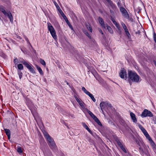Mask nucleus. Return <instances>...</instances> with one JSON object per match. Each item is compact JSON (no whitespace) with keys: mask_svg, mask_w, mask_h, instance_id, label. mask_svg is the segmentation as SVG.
Returning a JSON list of instances; mask_svg holds the SVG:
<instances>
[{"mask_svg":"<svg viewBox=\"0 0 156 156\" xmlns=\"http://www.w3.org/2000/svg\"><path fill=\"white\" fill-rule=\"evenodd\" d=\"M141 116L142 117L147 116L152 117L153 115L152 113L150 111L145 109L142 112Z\"/></svg>","mask_w":156,"mask_h":156,"instance_id":"nucleus-4","label":"nucleus"},{"mask_svg":"<svg viewBox=\"0 0 156 156\" xmlns=\"http://www.w3.org/2000/svg\"><path fill=\"white\" fill-rule=\"evenodd\" d=\"M57 4H56V5H55V6L57 7Z\"/></svg>","mask_w":156,"mask_h":156,"instance_id":"nucleus-56","label":"nucleus"},{"mask_svg":"<svg viewBox=\"0 0 156 156\" xmlns=\"http://www.w3.org/2000/svg\"><path fill=\"white\" fill-rule=\"evenodd\" d=\"M58 7L59 8V6H58V5H57Z\"/></svg>","mask_w":156,"mask_h":156,"instance_id":"nucleus-60","label":"nucleus"},{"mask_svg":"<svg viewBox=\"0 0 156 156\" xmlns=\"http://www.w3.org/2000/svg\"><path fill=\"white\" fill-rule=\"evenodd\" d=\"M24 38H25V40L27 41V43L30 45V46L32 48V46L30 44L29 42V41L28 40V38L25 36L24 37Z\"/></svg>","mask_w":156,"mask_h":156,"instance_id":"nucleus-36","label":"nucleus"},{"mask_svg":"<svg viewBox=\"0 0 156 156\" xmlns=\"http://www.w3.org/2000/svg\"><path fill=\"white\" fill-rule=\"evenodd\" d=\"M18 60L17 58H16L14 60V63L15 64H17L18 63Z\"/></svg>","mask_w":156,"mask_h":156,"instance_id":"nucleus-46","label":"nucleus"},{"mask_svg":"<svg viewBox=\"0 0 156 156\" xmlns=\"http://www.w3.org/2000/svg\"><path fill=\"white\" fill-rule=\"evenodd\" d=\"M115 26L119 30H120V26H119V23H117V24H115Z\"/></svg>","mask_w":156,"mask_h":156,"instance_id":"nucleus-41","label":"nucleus"},{"mask_svg":"<svg viewBox=\"0 0 156 156\" xmlns=\"http://www.w3.org/2000/svg\"><path fill=\"white\" fill-rule=\"evenodd\" d=\"M40 62L42 64L43 66H45L46 65V63L42 59H41L40 60Z\"/></svg>","mask_w":156,"mask_h":156,"instance_id":"nucleus-32","label":"nucleus"},{"mask_svg":"<svg viewBox=\"0 0 156 156\" xmlns=\"http://www.w3.org/2000/svg\"><path fill=\"white\" fill-rule=\"evenodd\" d=\"M113 23H114V24L115 25V24H117L118 23L115 20V21H114V22H113Z\"/></svg>","mask_w":156,"mask_h":156,"instance_id":"nucleus-52","label":"nucleus"},{"mask_svg":"<svg viewBox=\"0 0 156 156\" xmlns=\"http://www.w3.org/2000/svg\"><path fill=\"white\" fill-rule=\"evenodd\" d=\"M107 29L108 30L109 32L111 34H112L113 32V31L112 30V28H111V27L109 26H107Z\"/></svg>","mask_w":156,"mask_h":156,"instance_id":"nucleus-28","label":"nucleus"},{"mask_svg":"<svg viewBox=\"0 0 156 156\" xmlns=\"http://www.w3.org/2000/svg\"><path fill=\"white\" fill-rule=\"evenodd\" d=\"M130 115L133 122L135 123H136L137 122V119L134 114L133 112H131L130 113Z\"/></svg>","mask_w":156,"mask_h":156,"instance_id":"nucleus-11","label":"nucleus"},{"mask_svg":"<svg viewBox=\"0 0 156 156\" xmlns=\"http://www.w3.org/2000/svg\"><path fill=\"white\" fill-rule=\"evenodd\" d=\"M5 133L8 136L9 139H10V131L9 129H5Z\"/></svg>","mask_w":156,"mask_h":156,"instance_id":"nucleus-12","label":"nucleus"},{"mask_svg":"<svg viewBox=\"0 0 156 156\" xmlns=\"http://www.w3.org/2000/svg\"><path fill=\"white\" fill-rule=\"evenodd\" d=\"M18 68L20 70H22L23 69V66L22 64H20L18 65Z\"/></svg>","mask_w":156,"mask_h":156,"instance_id":"nucleus-29","label":"nucleus"},{"mask_svg":"<svg viewBox=\"0 0 156 156\" xmlns=\"http://www.w3.org/2000/svg\"><path fill=\"white\" fill-rule=\"evenodd\" d=\"M107 102L102 101L100 104V106L101 111L103 112V109L107 108Z\"/></svg>","mask_w":156,"mask_h":156,"instance_id":"nucleus-8","label":"nucleus"},{"mask_svg":"<svg viewBox=\"0 0 156 156\" xmlns=\"http://www.w3.org/2000/svg\"><path fill=\"white\" fill-rule=\"evenodd\" d=\"M119 76L121 78L124 79L125 78L126 79L127 78L126 71L124 69H121L119 73Z\"/></svg>","mask_w":156,"mask_h":156,"instance_id":"nucleus-7","label":"nucleus"},{"mask_svg":"<svg viewBox=\"0 0 156 156\" xmlns=\"http://www.w3.org/2000/svg\"><path fill=\"white\" fill-rule=\"evenodd\" d=\"M67 84L68 85V84H68V82H67Z\"/></svg>","mask_w":156,"mask_h":156,"instance_id":"nucleus-59","label":"nucleus"},{"mask_svg":"<svg viewBox=\"0 0 156 156\" xmlns=\"http://www.w3.org/2000/svg\"><path fill=\"white\" fill-rule=\"evenodd\" d=\"M47 24L48 30L49 31L52 37L55 40H57V36L54 28L50 23H48Z\"/></svg>","mask_w":156,"mask_h":156,"instance_id":"nucleus-2","label":"nucleus"},{"mask_svg":"<svg viewBox=\"0 0 156 156\" xmlns=\"http://www.w3.org/2000/svg\"><path fill=\"white\" fill-rule=\"evenodd\" d=\"M98 30H99V32L101 33V34H102V35H103V32H102V30H101L99 28V29H98Z\"/></svg>","mask_w":156,"mask_h":156,"instance_id":"nucleus-48","label":"nucleus"},{"mask_svg":"<svg viewBox=\"0 0 156 156\" xmlns=\"http://www.w3.org/2000/svg\"><path fill=\"white\" fill-rule=\"evenodd\" d=\"M120 148L125 153H126V151L123 146H122Z\"/></svg>","mask_w":156,"mask_h":156,"instance_id":"nucleus-39","label":"nucleus"},{"mask_svg":"<svg viewBox=\"0 0 156 156\" xmlns=\"http://www.w3.org/2000/svg\"><path fill=\"white\" fill-rule=\"evenodd\" d=\"M120 10L122 14V16L125 18H128L129 14L127 11L123 7H120Z\"/></svg>","mask_w":156,"mask_h":156,"instance_id":"nucleus-6","label":"nucleus"},{"mask_svg":"<svg viewBox=\"0 0 156 156\" xmlns=\"http://www.w3.org/2000/svg\"><path fill=\"white\" fill-rule=\"evenodd\" d=\"M150 143V144L152 146L153 148H156V145L154 143L153 141L152 140V139L151 138L150 140H148Z\"/></svg>","mask_w":156,"mask_h":156,"instance_id":"nucleus-14","label":"nucleus"},{"mask_svg":"<svg viewBox=\"0 0 156 156\" xmlns=\"http://www.w3.org/2000/svg\"><path fill=\"white\" fill-rule=\"evenodd\" d=\"M126 19H128L129 21L133 22V19L132 18V17H130L129 16V17L128 18H126Z\"/></svg>","mask_w":156,"mask_h":156,"instance_id":"nucleus-35","label":"nucleus"},{"mask_svg":"<svg viewBox=\"0 0 156 156\" xmlns=\"http://www.w3.org/2000/svg\"><path fill=\"white\" fill-rule=\"evenodd\" d=\"M62 17L64 18V19L65 20V21H66V22L67 20H68V19H67V17H66V16L65 15L64 16H63Z\"/></svg>","mask_w":156,"mask_h":156,"instance_id":"nucleus-45","label":"nucleus"},{"mask_svg":"<svg viewBox=\"0 0 156 156\" xmlns=\"http://www.w3.org/2000/svg\"><path fill=\"white\" fill-rule=\"evenodd\" d=\"M139 127L143 133L147 131L141 125H139Z\"/></svg>","mask_w":156,"mask_h":156,"instance_id":"nucleus-23","label":"nucleus"},{"mask_svg":"<svg viewBox=\"0 0 156 156\" xmlns=\"http://www.w3.org/2000/svg\"><path fill=\"white\" fill-rule=\"evenodd\" d=\"M60 13L61 15V16H64L65 15V14L63 13V12H62V11L60 9Z\"/></svg>","mask_w":156,"mask_h":156,"instance_id":"nucleus-47","label":"nucleus"},{"mask_svg":"<svg viewBox=\"0 0 156 156\" xmlns=\"http://www.w3.org/2000/svg\"><path fill=\"white\" fill-rule=\"evenodd\" d=\"M88 95L91 98V99L94 102H95L96 101V99L94 98V96H93V95H92V94H91L90 93Z\"/></svg>","mask_w":156,"mask_h":156,"instance_id":"nucleus-20","label":"nucleus"},{"mask_svg":"<svg viewBox=\"0 0 156 156\" xmlns=\"http://www.w3.org/2000/svg\"><path fill=\"white\" fill-rule=\"evenodd\" d=\"M115 26L119 30H120V26H119V23H117V24H115Z\"/></svg>","mask_w":156,"mask_h":156,"instance_id":"nucleus-42","label":"nucleus"},{"mask_svg":"<svg viewBox=\"0 0 156 156\" xmlns=\"http://www.w3.org/2000/svg\"><path fill=\"white\" fill-rule=\"evenodd\" d=\"M4 1L5 2H6L8 0H4Z\"/></svg>","mask_w":156,"mask_h":156,"instance_id":"nucleus-55","label":"nucleus"},{"mask_svg":"<svg viewBox=\"0 0 156 156\" xmlns=\"http://www.w3.org/2000/svg\"><path fill=\"white\" fill-rule=\"evenodd\" d=\"M98 20L102 27L105 28V24L103 19L101 17H99L98 18Z\"/></svg>","mask_w":156,"mask_h":156,"instance_id":"nucleus-10","label":"nucleus"},{"mask_svg":"<svg viewBox=\"0 0 156 156\" xmlns=\"http://www.w3.org/2000/svg\"><path fill=\"white\" fill-rule=\"evenodd\" d=\"M121 24L123 28L124 29L125 31L128 30V29H127V28L126 26V25L123 22H122L121 23Z\"/></svg>","mask_w":156,"mask_h":156,"instance_id":"nucleus-18","label":"nucleus"},{"mask_svg":"<svg viewBox=\"0 0 156 156\" xmlns=\"http://www.w3.org/2000/svg\"><path fill=\"white\" fill-rule=\"evenodd\" d=\"M86 27L87 29L90 31L91 33L92 32V29L91 26L89 24L86 25Z\"/></svg>","mask_w":156,"mask_h":156,"instance_id":"nucleus-16","label":"nucleus"},{"mask_svg":"<svg viewBox=\"0 0 156 156\" xmlns=\"http://www.w3.org/2000/svg\"><path fill=\"white\" fill-rule=\"evenodd\" d=\"M143 133L144 134V135H145V136H146V138L148 140L151 139V137H150V136L148 134V133H147V131H146L145 133Z\"/></svg>","mask_w":156,"mask_h":156,"instance_id":"nucleus-19","label":"nucleus"},{"mask_svg":"<svg viewBox=\"0 0 156 156\" xmlns=\"http://www.w3.org/2000/svg\"><path fill=\"white\" fill-rule=\"evenodd\" d=\"M117 5H118V6L119 7H120V8L121 7V2H120V1L119 2H118L117 3Z\"/></svg>","mask_w":156,"mask_h":156,"instance_id":"nucleus-43","label":"nucleus"},{"mask_svg":"<svg viewBox=\"0 0 156 156\" xmlns=\"http://www.w3.org/2000/svg\"><path fill=\"white\" fill-rule=\"evenodd\" d=\"M84 34L87 36V37L90 39H91V37L90 35L89 34V33L87 31H85L84 32Z\"/></svg>","mask_w":156,"mask_h":156,"instance_id":"nucleus-31","label":"nucleus"},{"mask_svg":"<svg viewBox=\"0 0 156 156\" xmlns=\"http://www.w3.org/2000/svg\"><path fill=\"white\" fill-rule=\"evenodd\" d=\"M117 144L120 147H121L123 146L122 143L119 141H117Z\"/></svg>","mask_w":156,"mask_h":156,"instance_id":"nucleus-37","label":"nucleus"},{"mask_svg":"<svg viewBox=\"0 0 156 156\" xmlns=\"http://www.w3.org/2000/svg\"><path fill=\"white\" fill-rule=\"evenodd\" d=\"M82 126L83 127L85 128L90 133L91 131L90 129L89 128L88 126L84 122L82 123Z\"/></svg>","mask_w":156,"mask_h":156,"instance_id":"nucleus-15","label":"nucleus"},{"mask_svg":"<svg viewBox=\"0 0 156 156\" xmlns=\"http://www.w3.org/2000/svg\"><path fill=\"white\" fill-rule=\"evenodd\" d=\"M110 12H111V13L112 12V11H111V10H110Z\"/></svg>","mask_w":156,"mask_h":156,"instance_id":"nucleus-61","label":"nucleus"},{"mask_svg":"<svg viewBox=\"0 0 156 156\" xmlns=\"http://www.w3.org/2000/svg\"><path fill=\"white\" fill-rule=\"evenodd\" d=\"M111 20L112 22H114V21L115 20L114 18L112 17H111Z\"/></svg>","mask_w":156,"mask_h":156,"instance_id":"nucleus-51","label":"nucleus"},{"mask_svg":"<svg viewBox=\"0 0 156 156\" xmlns=\"http://www.w3.org/2000/svg\"><path fill=\"white\" fill-rule=\"evenodd\" d=\"M69 116L70 119H74V115L72 114H69Z\"/></svg>","mask_w":156,"mask_h":156,"instance_id":"nucleus-38","label":"nucleus"},{"mask_svg":"<svg viewBox=\"0 0 156 156\" xmlns=\"http://www.w3.org/2000/svg\"><path fill=\"white\" fill-rule=\"evenodd\" d=\"M154 65H155V66H156V62L155 61H154Z\"/></svg>","mask_w":156,"mask_h":156,"instance_id":"nucleus-53","label":"nucleus"},{"mask_svg":"<svg viewBox=\"0 0 156 156\" xmlns=\"http://www.w3.org/2000/svg\"><path fill=\"white\" fill-rule=\"evenodd\" d=\"M99 125L101 126V124L98 118L95 116L92 118Z\"/></svg>","mask_w":156,"mask_h":156,"instance_id":"nucleus-13","label":"nucleus"},{"mask_svg":"<svg viewBox=\"0 0 156 156\" xmlns=\"http://www.w3.org/2000/svg\"><path fill=\"white\" fill-rule=\"evenodd\" d=\"M57 4H56V5H55V6L57 7Z\"/></svg>","mask_w":156,"mask_h":156,"instance_id":"nucleus-57","label":"nucleus"},{"mask_svg":"<svg viewBox=\"0 0 156 156\" xmlns=\"http://www.w3.org/2000/svg\"><path fill=\"white\" fill-rule=\"evenodd\" d=\"M66 23L68 25L69 27L71 29V30H73V29L72 26V25L70 23L69 20H67L66 22Z\"/></svg>","mask_w":156,"mask_h":156,"instance_id":"nucleus-25","label":"nucleus"},{"mask_svg":"<svg viewBox=\"0 0 156 156\" xmlns=\"http://www.w3.org/2000/svg\"><path fill=\"white\" fill-rule=\"evenodd\" d=\"M87 112L92 118L95 116V115L90 111L87 109Z\"/></svg>","mask_w":156,"mask_h":156,"instance_id":"nucleus-27","label":"nucleus"},{"mask_svg":"<svg viewBox=\"0 0 156 156\" xmlns=\"http://www.w3.org/2000/svg\"><path fill=\"white\" fill-rule=\"evenodd\" d=\"M27 68L32 73H34L35 72L34 69L32 68L30 65L27 67Z\"/></svg>","mask_w":156,"mask_h":156,"instance_id":"nucleus-22","label":"nucleus"},{"mask_svg":"<svg viewBox=\"0 0 156 156\" xmlns=\"http://www.w3.org/2000/svg\"><path fill=\"white\" fill-rule=\"evenodd\" d=\"M79 105H80V107H81L83 109L84 108H85L82 102L80 103Z\"/></svg>","mask_w":156,"mask_h":156,"instance_id":"nucleus-40","label":"nucleus"},{"mask_svg":"<svg viewBox=\"0 0 156 156\" xmlns=\"http://www.w3.org/2000/svg\"><path fill=\"white\" fill-rule=\"evenodd\" d=\"M36 67L37 68V69L38 70L39 73H40L41 74H43V71L41 69V68L39 66H38L37 65H36Z\"/></svg>","mask_w":156,"mask_h":156,"instance_id":"nucleus-17","label":"nucleus"},{"mask_svg":"<svg viewBox=\"0 0 156 156\" xmlns=\"http://www.w3.org/2000/svg\"><path fill=\"white\" fill-rule=\"evenodd\" d=\"M107 104H108V105H107V108H108V107L111 108L112 105L110 103L107 102Z\"/></svg>","mask_w":156,"mask_h":156,"instance_id":"nucleus-44","label":"nucleus"},{"mask_svg":"<svg viewBox=\"0 0 156 156\" xmlns=\"http://www.w3.org/2000/svg\"><path fill=\"white\" fill-rule=\"evenodd\" d=\"M21 62L24 64L27 68L29 65L28 63L24 61H22Z\"/></svg>","mask_w":156,"mask_h":156,"instance_id":"nucleus-30","label":"nucleus"},{"mask_svg":"<svg viewBox=\"0 0 156 156\" xmlns=\"http://www.w3.org/2000/svg\"><path fill=\"white\" fill-rule=\"evenodd\" d=\"M17 151L19 154H21L23 152V151L22 150V148L20 146L17 147Z\"/></svg>","mask_w":156,"mask_h":156,"instance_id":"nucleus-24","label":"nucleus"},{"mask_svg":"<svg viewBox=\"0 0 156 156\" xmlns=\"http://www.w3.org/2000/svg\"><path fill=\"white\" fill-rule=\"evenodd\" d=\"M74 97L76 101L79 99V98L77 97L76 95H74Z\"/></svg>","mask_w":156,"mask_h":156,"instance_id":"nucleus-50","label":"nucleus"},{"mask_svg":"<svg viewBox=\"0 0 156 156\" xmlns=\"http://www.w3.org/2000/svg\"><path fill=\"white\" fill-rule=\"evenodd\" d=\"M128 75L129 76V81L131 80L135 83H138L140 82V77L134 72L131 70L128 71Z\"/></svg>","mask_w":156,"mask_h":156,"instance_id":"nucleus-1","label":"nucleus"},{"mask_svg":"<svg viewBox=\"0 0 156 156\" xmlns=\"http://www.w3.org/2000/svg\"><path fill=\"white\" fill-rule=\"evenodd\" d=\"M1 11H2L5 16H7L9 17L10 21L12 23L13 22V17L10 11H6L4 9L2 8H1Z\"/></svg>","mask_w":156,"mask_h":156,"instance_id":"nucleus-3","label":"nucleus"},{"mask_svg":"<svg viewBox=\"0 0 156 156\" xmlns=\"http://www.w3.org/2000/svg\"><path fill=\"white\" fill-rule=\"evenodd\" d=\"M82 90L87 95H88L90 93L87 91L85 88L83 87L82 88Z\"/></svg>","mask_w":156,"mask_h":156,"instance_id":"nucleus-21","label":"nucleus"},{"mask_svg":"<svg viewBox=\"0 0 156 156\" xmlns=\"http://www.w3.org/2000/svg\"><path fill=\"white\" fill-rule=\"evenodd\" d=\"M43 134L44 137L48 141V144H50L54 142V140L46 131H44L43 132Z\"/></svg>","mask_w":156,"mask_h":156,"instance_id":"nucleus-5","label":"nucleus"},{"mask_svg":"<svg viewBox=\"0 0 156 156\" xmlns=\"http://www.w3.org/2000/svg\"><path fill=\"white\" fill-rule=\"evenodd\" d=\"M48 145L50 148L53 151H55L57 149V147L54 141L50 144H48Z\"/></svg>","mask_w":156,"mask_h":156,"instance_id":"nucleus-9","label":"nucleus"},{"mask_svg":"<svg viewBox=\"0 0 156 156\" xmlns=\"http://www.w3.org/2000/svg\"><path fill=\"white\" fill-rule=\"evenodd\" d=\"M76 101L78 102L79 104L80 103L82 102L79 99Z\"/></svg>","mask_w":156,"mask_h":156,"instance_id":"nucleus-49","label":"nucleus"},{"mask_svg":"<svg viewBox=\"0 0 156 156\" xmlns=\"http://www.w3.org/2000/svg\"><path fill=\"white\" fill-rule=\"evenodd\" d=\"M96 78V79L98 80V81L99 80V78H98V79L97 78H96V77H95Z\"/></svg>","mask_w":156,"mask_h":156,"instance_id":"nucleus-54","label":"nucleus"},{"mask_svg":"<svg viewBox=\"0 0 156 156\" xmlns=\"http://www.w3.org/2000/svg\"><path fill=\"white\" fill-rule=\"evenodd\" d=\"M153 38L154 41L156 43V34L154 32L153 33Z\"/></svg>","mask_w":156,"mask_h":156,"instance_id":"nucleus-34","label":"nucleus"},{"mask_svg":"<svg viewBox=\"0 0 156 156\" xmlns=\"http://www.w3.org/2000/svg\"><path fill=\"white\" fill-rule=\"evenodd\" d=\"M18 74L20 79H21L22 76V73L20 71H18Z\"/></svg>","mask_w":156,"mask_h":156,"instance_id":"nucleus-33","label":"nucleus"},{"mask_svg":"<svg viewBox=\"0 0 156 156\" xmlns=\"http://www.w3.org/2000/svg\"><path fill=\"white\" fill-rule=\"evenodd\" d=\"M125 32L128 38L129 39H130L131 38V35L130 33H129V32L128 31V30L126 31H125Z\"/></svg>","mask_w":156,"mask_h":156,"instance_id":"nucleus-26","label":"nucleus"},{"mask_svg":"<svg viewBox=\"0 0 156 156\" xmlns=\"http://www.w3.org/2000/svg\"><path fill=\"white\" fill-rule=\"evenodd\" d=\"M57 4H56V5H55V6L57 7Z\"/></svg>","mask_w":156,"mask_h":156,"instance_id":"nucleus-58","label":"nucleus"}]
</instances>
